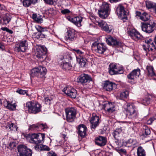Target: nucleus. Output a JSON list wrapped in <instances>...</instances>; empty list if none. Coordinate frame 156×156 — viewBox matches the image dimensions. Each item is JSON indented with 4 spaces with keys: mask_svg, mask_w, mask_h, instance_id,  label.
Masks as SVG:
<instances>
[{
    "mask_svg": "<svg viewBox=\"0 0 156 156\" xmlns=\"http://www.w3.org/2000/svg\"><path fill=\"white\" fill-rule=\"evenodd\" d=\"M26 138L31 143H34L36 145L41 143L43 141L45 138V135L44 133L29 134L27 135Z\"/></svg>",
    "mask_w": 156,
    "mask_h": 156,
    "instance_id": "nucleus-1",
    "label": "nucleus"
},
{
    "mask_svg": "<svg viewBox=\"0 0 156 156\" xmlns=\"http://www.w3.org/2000/svg\"><path fill=\"white\" fill-rule=\"evenodd\" d=\"M110 11V5L104 2L98 10V13L100 17L105 19L108 16Z\"/></svg>",
    "mask_w": 156,
    "mask_h": 156,
    "instance_id": "nucleus-2",
    "label": "nucleus"
},
{
    "mask_svg": "<svg viewBox=\"0 0 156 156\" xmlns=\"http://www.w3.org/2000/svg\"><path fill=\"white\" fill-rule=\"evenodd\" d=\"M47 72V70L45 67L40 66L35 67L32 70L31 76L41 78L43 80L45 78V75Z\"/></svg>",
    "mask_w": 156,
    "mask_h": 156,
    "instance_id": "nucleus-3",
    "label": "nucleus"
},
{
    "mask_svg": "<svg viewBox=\"0 0 156 156\" xmlns=\"http://www.w3.org/2000/svg\"><path fill=\"white\" fill-rule=\"evenodd\" d=\"M26 107L28 108V111L31 113L37 114L41 111V106L36 101H29L26 104Z\"/></svg>",
    "mask_w": 156,
    "mask_h": 156,
    "instance_id": "nucleus-4",
    "label": "nucleus"
},
{
    "mask_svg": "<svg viewBox=\"0 0 156 156\" xmlns=\"http://www.w3.org/2000/svg\"><path fill=\"white\" fill-rule=\"evenodd\" d=\"M142 30L147 33L152 32L156 28V23L153 20H150L147 22L141 23Z\"/></svg>",
    "mask_w": 156,
    "mask_h": 156,
    "instance_id": "nucleus-5",
    "label": "nucleus"
},
{
    "mask_svg": "<svg viewBox=\"0 0 156 156\" xmlns=\"http://www.w3.org/2000/svg\"><path fill=\"white\" fill-rule=\"evenodd\" d=\"M126 108V115L131 119H134L137 118L138 112L136 110V108L133 104H128Z\"/></svg>",
    "mask_w": 156,
    "mask_h": 156,
    "instance_id": "nucleus-6",
    "label": "nucleus"
},
{
    "mask_svg": "<svg viewBox=\"0 0 156 156\" xmlns=\"http://www.w3.org/2000/svg\"><path fill=\"white\" fill-rule=\"evenodd\" d=\"M66 120L69 122H73L76 118V109L74 107H69L65 109Z\"/></svg>",
    "mask_w": 156,
    "mask_h": 156,
    "instance_id": "nucleus-7",
    "label": "nucleus"
},
{
    "mask_svg": "<svg viewBox=\"0 0 156 156\" xmlns=\"http://www.w3.org/2000/svg\"><path fill=\"white\" fill-rule=\"evenodd\" d=\"M17 150L19 156H31L32 150L27 147V146L23 145H20L17 147Z\"/></svg>",
    "mask_w": 156,
    "mask_h": 156,
    "instance_id": "nucleus-8",
    "label": "nucleus"
},
{
    "mask_svg": "<svg viewBox=\"0 0 156 156\" xmlns=\"http://www.w3.org/2000/svg\"><path fill=\"white\" fill-rule=\"evenodd\" d=\"M92 48L96 47L95 51L96 52L100 54H103L107 49V48L105 44L103 43H98L95 42L92 44Z\"/></svg>",
    "mask_w": 156,
    "mask_h": 156,
    "instance_id": "nucleus-9",
    "label": "nucleus"
},
{
    "mask_svg": "<svg viewBox=\"0 0 156 156\" xmlns=\"http://www.w3.org/2000/svg\"><path fill=\"white\" fill-rule=\"evenodd\" d=\"M64 92L67 96L73 98H75L77 95L76 90L71 87H65L62 90Z\"/></svg>",
    "mask_w": 156,
    "mask_h": 156,
    "instance_id": "nucleus-10",
    "label": "nucleus"
},
{
    "mask_svg": "<svg viewBox=\"0 0 156 156\" xmlns=\"http://www.w3.org/2000/svg\"><path fill=\"white\" fill-rule=\"evenodd\" d=\"M92 81L91 77L87 74H83L80 75L77 78V81L79 83L84 85L86 83Z\"/></svg>",
    "mask_w": 156,
    "mask_h": 156,
    "instance_id": "nucleus-11",
    "label": "nucleus"
},
{
    "mask_svg": "<svg viewBox=\"0 0 156 156\" xmlns=\"http://www.w3.org/2000/svg\"><path fill=\"white\" fill-rule=\"evenodd\" d=\"M47 48L44 46H40L36 48L35 51V55L41 60H43V56L47 52Z\"/></svg>",
    "mask_w": 156,
    "mask_h": 156,
    "instance_id": "nucleus-12",
    "label": "nucleus"
},
{
    "mask_svg": "<svg viewBox=\"0 0 156 156\" xmlns=\"http://www.w3.org/2000/svg\"><path fill=\"white\" fill-rule=\"evenodd\" d=\"M116 12L118 16L122 20H127V15L124 7L121 5H119L116 8Z\"/></svg>",
    "mask_w": 156,
    "mask_h": 156,
    "instance_id": "nucleus-13",
    "label": "nucleus"
},
{
    "mask_svg": "<svg viewBox=\"0 0 156 156\" xmlns=\"http://www.w3.org/2000/svg\"><path fill=\"white\" fill-rule=\"evenodd\" d=\"M27 41H24L20 42L16 45L15 48V51L18 52H24L27 49Z\"/></svg>",
    "mask_w": 156,
    "mask_h": 156,
    "instance_id": "nucleus-14",
    "label": "nucleus"
},
{
    "mask_svg": "<svg viewBox=\"0 0 156 156\" xmlns=\"http://www.w3.org/2000/svg\"><path fill=\"white\" fill-rule=\"evenodd\" d=\"M105 38L106 42L108 45L116 46H119L121 45L120 42L117 41L110 35L107 36Z\"/></svg>",
    "mask_w": 156,
    "mask_h": 156,
    "instance_id": "nucleus-15",
    "label": "nucleus"
},
{
    "mask_svg": "<svg viewBox=\"0 0 156 156\" xmlns=\"http://www.w3.org/2000/svg\"><path fill=\"white\" fill-rule=\"evenodd\" d=\"M140 72V70L139 69H134L127 75V77L129 80H131L132 82H133L136 78L139 77Z\"/></svg>",
    "mask_w": 156,
    "mask_h": 156,
    "instance_id": "nucleus-16",
    "label": "nucleus"
},
{
    "mask_svg": "<svg viewBox=\"0 0 156 156\" xmlns=\"http://www.w3.org/2000/svg\"><path fill=\"white\" fill-rule=\"evenodd\" d=\"M99 118L98 116L94 113L92 114V115L90 120V121L91 126V129H94L97 126L99 123Z\"/></svg>",
    "mask_w": 156,
    "mask_h": 156,
    "instance_id": "nucleus-17",
    "label": "nucleus"
},
{
    "mask_svg": "<svg viewBox=\"0 0 156 156\" xmlns=\"http://www.w3.org/2000/svg\"><path fill=\"white\" fill-rule=\"evenodd\" d=\"M103 88L106 91H111L116 87L115 83L108 80L105 81L103 83Z\"/></svg>",
    "mask_w": 156,
    "mask_h": 156,
    "instance_id": "nucleus-18",
    "label": "nucleus"
},
{
    "mask_svg": "<svg viewBox=\"0 0 156 156\" xmlns=\"http://www.w3.org/2000/svg\"><path fill=\"white\" fill-rule=\"evenodd\" d=\"M66 39L68 41H73L75 40L76 36V35L75 30L73 29H69L66 32Z\"/></svg>",
    "mask_w": 156,
    "mask_h": 156,
    "instance_id": "nucleus-19",
    "label": "nucleus"
},
{
    "mask_svg": "<svg viewBox=\"0 0 156 156\" xmlns=\"http://www.w3.org/2000/svg\"><path fill=\"white\" fill-rule=\"evenodd\" d=\"M95 142L98 145L103 146L106 144L107 139L105 137L99 136L96 138Z\"/></svg>",
    "mask_w": 156,
    "mask_h": 156,
    "instance_id": "nucleus-20",
    "label": "nucleus"
},
{
    "mask_svg": "<svg viewBox=\"0 0 156 156\" xmlns=\"http://www.w3.org/2000/svg\"><path fill=\"white\" fill-rule=\"evenodd\" d=\"M96 23L104 30L108 33L111 32L112 30L111 28L107 24L106 22L103 21H97Z\"/></svg>",
    "mask_w": 156,
    "mask_h": 156,
    "instance_id": "nucleus-21",
    "label": "nucleus"
},
{
    "mask_svg": "<svg viewBox=\"0 0 156 156\" xmlns=\"http://www.w3.org/2000/svg\"><path fill=\"white\" fill-rule=\"evenodd\" d=\"M129 34L131 38L135 40L141 39L143 38V36L140 34V33L135 30H130Z\"/></svg>",
    "mask_w": 156,
    "mask_h": 156,
    "instance_id": "nucleus-22",
    "label": "nucleus"
},
{
    "mask_svg": "<svg viewBox=\"0 0 156 156\" xmlns=\"http://www.w3.org/2000/svg\"><path fill=\"white\" fill-rule=\"evenodd\" d=\"M78 129L79 135L82 137L83 138L86 135L87 127L85 126L83 124L79 125Z\"/></svg>",
    "mask_w": 156,
    "mask_h": 156,
    "instance_id": "nucleus-23",
    "label": "nucleus"
},
{
    "mask_svg": "<svg viewBox=\"0 0 156 156\" xmlns=\"http://www.w3.org/2000/svg\"><path fill=\"white\" fill-rule=\"evenodd\" d=\"M104 109L109 113H112L115 110V107L111 103H108L104 105Z\"/></svg>",
    "mask_w": 156,
    "mask_h": 156,
    "instance_id": "nucleus-24",
    "label": "nucleus"
},
{
    "mask_svg": "<svg viewBox=\"0 0 156 156\" xmlns=\"http://www.w3.org/2000/svg\"><path fill=\"white\" fill-rule=\"evenodd\" d=\"M117 69L116 66L115 64H111L109 65V73L111 75L116 74L117 71Z\"/></svg>",
    "mask_w": 156,
    "mask_h": 156,
    "instance_id": "nucleus-25",
    "label": "nucleus"
},
{
    "mask_svg": "<svg viewBox=\"0 0 156 156\" xmlns=\"http://www.w3.org/2000/svg\"><path fill=\"white\" fill-rule=\"evenodd\" d=\"M4 106L7 108L11 110H13L16 108V106L15 104H11L9 101L5 100L3 101Z\"/></svg>",
    "mask_w": 156,
    "mask_h": 156,
    "instance_id": "nucleus-26",
    "label": "nucleus"
},
{
    "mask_svg": "<svg viewBox=\"0 0 156 156\" xmlns=\"http://www.w3.org/2000/svg\"><path fill=\"white\" fill-rule=\"evenodd\" d=\"M72 59V57L68 53H66L62 57L60 58V61L61 62L64 61V62H70Z\"/></svg>",
    "mask_w": 156,
    "mask_h": 156,
    "instance_id": "nucleus-27",
    "label": "nucleus"
},
{
    "mask_svg": "<svg viewBox=\"0 0 156 156\" xmlns=\"http://www.w3.org/2000/svg\"><path fill=\"white\" fill-rule=\"evenodd\" d=\"M82 21V18L81 17L77 16L73 18L72 23L78 27L81 26V22Z\"/></svg>",
    "mask_w": 156,
    "mask_h": 156,
    "instance_id": "nucleus-28",
    "label": "nucleus"
},
{
    "mask_svg": "<svg viewBox=\"0 0 156 156\" xmlns=\"http://www.w3.org/2000/svg\"><path fill=\"white\" fill-rule=\"evenodd\" d=\"M38 0H23V4L24 6L28 7L29 6L34 5L37 2Z\"/></svg>",
    "mask_w": 156,
    "mask_h": 156,
    "instance_id": "nucleus-29",
    "label": "nucleus"
},
{
    "mask_svg": "<svg viewBox=\"0 0 156 156\" xmlns=\"http://www.w3.org/2000/svg\"><path fill=\"white\" fill-rule=\"evenodd\" d=\"M35 148L37 151H49L50 150V148L48 146L41 144L36 145Z\"/></svg>",
    "mask_w": 156,
    "mask_h": 156,
    "instance_id": "nucleus-30",
    "label": "nucleus"
},
{
    "mask_svg": "<svg viewBox=\"0 0 156 156\" xmlns=\"http://www.w3.org/2000/svg\"><path fill=\"white\" fill-rule=\"evenodd\" d=\"M61 65L63 64L62 68L63 69L65 70H69L72 69V66L70 62H64V61H62L60 62Z\"/></svg>",
    "mask_w": 156,
    "mask_h": 156,
    "instance_id": "nucleus-31",
    "label": "nucleus"
},
{
    "mask_svg": "<svg viewBox=\"0 0 156 156\" xmlns=\"http://www.w3.org/2000/svg\"><path fill=\"white\" fill-rule=\"evenodd\" d=\"M73 50L75 52L76 59L83 58L84 56V52L79 49H73Z\"/></svg>",
    "mask_w": 156,
    "mask_h": 156,
    "instance_id": "nucleus-32",
    "label": "nucleus"
},
{
    "mask_svg": "<svg viewBox=\"0 0 156 156\" xmlns=\"http://www.w3.org/2000/svg\"><path fill=\"white\" fill-rule=\"evenodd\" d=\"M32 19L37 23H42L43 22V20L42 16L38 14H34L32 15Z\"/></svg>",
    "mask_w": 156,
    "mask_h": 156,
    "instance_id": "nucleus-33",
    "label": "nucleus"
},
{
    "mask_svg": "<svg viewBox=\"0 0 156 156\" xmlns=\"http://www.w3.org/2000/svg\"><path fill=\"white\" fill-rule=\"evenodd\" d=\"M77 61L78 62L81 67H84L85 66L87 60L84 57L77 59Z\"/></svg>",
    "mask_w": 156,
    "mask_h": 156,
    "instance_id": "nucleus-34",
    "label": "nucleus"
},
{
    "mask_svg": "<svg viewBox=\"0 0 156 156\" xmlns=\"http://www.w3.org/2000/svg\"><path fill=\"white\" fill-rule=\"evenodd\" d=\"M137 153L138 156H145L146 155L145 150L141 146H139L137 148Z\"/></svg>",
    "mask_w": 156,
    "mask_h": 156,
    "instance_id": "nucleus-35",
    "label": "nucleus"
},
{
    "mask_svg": "<svg viewBox=\"0 0 156 156\" xmlns=\"http://www.w3.org/2000/svg\"><path fill=\"white\" fill-rule=\"evenodd\" d=\"M129 92L127 90L124 91L120 93L119 95V99H124L127 98L129 96Z\"/></svg>",
    "mask_w": 156,
    "mask_h": 156,
    "instance_id": "nucleus-36",
    "label": "nucleus"
},
{
    "mask_svg": "<svg viewBox=\"0 0 156 156\" xmlns=\"http://www.w3.org/2000/svg\"><path fill=\"white\" fill-rule=\"evenodd\" d=\"M125 145H128V147H131L135 145L136 141L135 140L130 139L125 142Z\"/></svg>",
    "mask_w": 156,
    "mask_h": 156,
    "instance_id": "nucleus-37",
    "label": "nucleus"
},
{
    "mask_svg": "<svg viewBox=\"0 0 156 156\" xmlns=\"http://www.w3.org/2000/svg\"><path fill=\"white\" fill-rule=\"evenodd\" d=\"M150 16L146 12L142 13V15L140 16V19L143 21H146L150 19Z\"/></svg>",
    "mask_w": 156,
    "mask_h": 156,
    "instance_id": "nucleus-38",
    "label": "nucleus"
},
{
    "mask_svg": "<svg viewBox=\"0 0 156 156\" xmlns=\"http://www.w3.org/2000/svg\"><path fill=\"white\" fill-rule=\"evenodd\" d=\"M148 72V75L150 76H153L155 75L153 66L149 65L147 66L146 67Z\"/></svg>",
    "mask_w": 156,
    "mask_h": 156,
    "instance_id": "nucleus-39",
    "label": "nucleus"
},
{
    "mask_svg": "<svg viewBox=\"0 0 156 156\" xmlns=\"http://www.w3.org/2000/svg\"><path fill=\"white\" fill-rule=\"evenodd\" d=\"M37 124L38 129L37 131H41V130H45L46 129H48L47 125L45 124H40L39 123Z\"/></svg>",
    "mask_w": 156,
    "mask_h": 156,
    "instance_id": "nucleus-40",
    "label": "nucleus"
},
{
    "mask_svg": "<svg viewBox=\"0 0 156 156\" xmlns=\"http://www.w3.org/2000/svg\"><path fill=\"white\" fill-rule=\"evenodd\" d=\"M156 5V3L153 2L148 1L146 2V6L148 9H154Z\"/></svg>",
    "mask_w": 156,
    "mask_h": 156,
    "instance_id": "nucleus-41",
    "label": "nucleus"
},
{
    "mask_svg": "<svg viewBox=\"0 0 156 156\" xmlns=\"http://www.w3.org/2000/svg\"><path fill=\"white\" fill-rule=\"evenodd\" d=\"M36 29L37 31L41 32V34H45V32H47V30L46 28H43L40 26H38L36 27Z\"/></svg>",
    "mask_w": 156,
    "mask_h": 156,
    "instance_id": "nucleus-42",
    "label": "nucleus"
},
{
    "mask_svg": "<svg viewBox=\"0 0 156 156\" xmlns=\"http://www.w3.org/2000/svg\"><path fill=\"white\" fill-rule=\"evenodd\" d=\"M10 20V16L9 14H6L3 17V20L5 24L8 23Z\"/></svg>",
    "mask_w": 156,
    "mask_h": 156,
    "instance_id": "nucleus-43",
    "label": "nucleus"
},
{
    "mask_svg": "<svg viewBox=\"0 0 156 156\" xmlns=\"http://www.w3.org/2000/svg\"><path fill=\"white\" fill-rule=\"evenodd\" d=\"M147 47L148 51H152L155 50L156 49V47L154 44L153 42H152V43H150L149 45Z\"/></svg>",
    "mask_w": 156,
    "mask_h": 156,
    "instance_id": "nucleus-44",
    "label": "nucleus"
},
{
    "mask_svg": "<svg viewBox=\"0 0 156 156\" xmlns=\"http://www.w3.org/2000/svg\"><path fill=\"white\" fill-rule=\"evenodd\" d=\"M151 100L149 98H145L141 100V103L144 105H147L150 104Z\"/></svg>",
    "mask_w": 156,
    "mask_h": 156,
    "instance_id": "nucleus-45",
    "label": "nucleus"
},
{
    "mask_svg": "<svg viewBox=\"0 0 156 156\" xmlns=\"http://www.w3.org/2000/svg\"><path fill=\"white\" fill-rule=\"evenodd\" d=\"M36 37L37 39H40L45 37L46 34H41V32L38 31L35 34Z\"/></svg>",
    "mask_w": 156,
    "mask_h": 156,
    "instance_id": "nucleus-46",
    "label": "nucleus"
},
{
    "mask_svg": "<svg viewBox=\"0 0 156 156\" xmlns=\"http://www.w3.org/2000/svg\"><path fill=\"white\" fill-rule=\"evenodd\" d=\"M151 133V131L149 128L148 127H146L144 129V131L142 135V136L145 137L149 135Z\"/></svg>",
    "mask_w": 156,
    "mask_h": 156,
    "instance_id": "nucleus-47",
    "label": "nucleus"
},
{
    "mask_svg": "<svg viewBox=\"0 0 156 156\" xmlns=\"http://www.w3.org/2000/svg\"><path fill=\"white\" fill-rule=\"evenodd\" d=\"M37 124H33L30 126L29 129L31 131H37Z\"/></svg>",
    "mask_w": 156,
    "mask_h": 156,
    "instance_id": "nucleus-48",
    "label": "nucleus"
},
{
    "mask_svg": "<svg viewBox=\"0 0 156 156\" xmlns=\"http://www.w3.org/2000/svg\"><path fill=\"white\" fill-rule=\"evenodd\" d=\"M53 98L49 96L44 98V101L47 104H50Z\"/></svg>",
    "mask_w": 156,
    "mask_h": 156,
    "instance_id": "nucleus-49",
    "label": "nucleus"
},
{
    "mask_svg": "<svg viewBox=\"0 0 156 156\" xmlns=\"http://www.w3.org/2000/svg\"><path fill=\"white\" fill-rule=\"evenodd\" d=\"M16 92L20 94L24 95L25 94H27V91L22 89L17 90Z\"/></svg>",
    "mask_w": 156,
    "mask_h": 156,
    "instance_id": "nucleus-50",
    "label": "nucleus"
},
{
    "mask_svg": "<svg viewBox=\"0 0 156 156\" xmlns=\"http://www.w3.org/2000/svg\"><path fill=\"white\" fill-rule=\"evenodd\" d=\"M117 151L120 154H125L126 151L125 149L122 148H117L116 149Z\"/></svg>",
    "mask_w": 156,
    "mask_h": 156,
    "instance_id": "nucleus-51",
    "label": "nucleus"
},
{
    "mask_svg": "<svg viewBox=\"0 0 156 156\" xmlns=\"http://www.w3.org/2000/svg\"><path fill=\"white\" fill-rule=\"evenodd\" d=\"M119 130L116 129L113 133L112 135L115 139H116L117 137L119 136Z\"/></svg>",
    "mask_w": 156,
    "mask_h": 156,
    "instance_id": "nucleus-52",
    "label": "nucleus"
},
{
    "mask_svg": "<svg viewBox=\"0 0 156 156\" xmlns=\"http://www.w3.org/2000/svg\"><path fill=\"white\" fill-rule=\"evenodd\" d=\"M11 129L10 130H17V127L16 126L12 123H10Z\"/></svg>",
    "mask_w": 156,
    "mask_h": 156,
    "instance_id": "nucleus-53",
    "label": "nucleus"
},
{
    "mask_svg": "<svg viewBox=\"0 0 156 156\" xmlns=\"http://www.w3.org/2000/svg\"><path fill=\"white\" fill-rule=\"evenodd\" d=\"M45 2L47 4L52 5L54 4V2L53 0H44Z\"/></svg>",
    "mask_w": 156,
    "mask_h": 156,
    "instance_id": "nucleus-54",
    "label": "nucleus"
},
{
    "mask_svg": "<svg viewBox=\"0 0 156 156\" xmlns=\"http://www.w3.org/2000/svg\"><path fill=\"white\" fill-rule=\"evenodd\" d=\"M16 147L15 143L14 142H12L10 143L9 145V147L10 149H12Z\"/></svg>",
    "mask_w": 156,
    "mask_h": 156,
    "instance_id": "nucleus-55",
    "label": "nucleus"
},
{
    "mask_svg": "<svg viewBox=\"0 0 156 156\" xmlns=\"http://www.w3.org/2000/svg\"><path fill=\"white\" fill-rule=\"evenodd\" d=\"M70 12V11L68 9H65L61 11V12L64 14L69 13Z\"/></svg>",
    "mask_w": 156,
    "mask_h": 156,
    "instance_id": "nucleus-56",
    "label": "nucleus"
},
{
    "mask_svg": "<svg viewBox=\"0 0 156 156\" xmlns=\"http://www.w3.org/2000/svg\"><path fill=\"white\" fill-rule=\"evenodd\" d=\"M145 41L147 44L146 45L147 46H148V45H149L150 43H151L152 42V40L150 38L145 40Z\"/></svg>",
    "mask_w": 156,
    "mask_h": 156,
    "instance_id": "nucleus-57",
    "label": "nucleus"
},
{
    "mask_svg": "<svg viewBox=\"0 0 156 156\" xmlns=\"http://www.w3.org/2000/svg\"><path fill=\"white\" fill-rule=\"evenodd\" d=\"M154 119L153 118H150L149 119H148L147 122V124L149 125L151 124L154 121Z\"/></svg>",
    "mask_w": 156,
    "mask_h": 156,
    "instance_id": "nucleus-58",
    "label": "nucleus"
},
{
    "mask_svg": "<svg viewBox=\"0 0 156 156\" xmlns=\"http://www.w3.org/2000/svg\"><path fill=\"white\" fill-rule=\"evenodd\" d=\"M47 154V156H57L56 154L53 152H49Z\"/></svg>",
    "mask_w": 156,
    "mask_h": 156,
    "instance_id": "nucleus-59",
    "label": "nucleus"
},
{
    "mask_svg": "<svg viewBox=\"0 0 156 156\" xmlns=\"http://www.w3.org/2000/svg\"><path fill=\"white\" fill-rule=\"evenodd\" d=\"M124 72V71L122 69H117V72H116V74H121L123 73Z\"/></svg>",
    "mask_w": 156,
    "mask_h": 156,
    "instance_id": "nucleus-60",
    "label": "nucleus"
},
{
    "mask_svg": "<svg viewBox=\"0 0 156 156\" xmlns=\"http://www.w3.org/2000/svg\"><path fill=\"white\" fill-rule=\"evenodd\" d=\"M10 123H8L6 126V128L7 130H10L11 129Z\"/></svg>",
    "mask_w": 156,
    "mask_h": 156,
    "instance_id": "nucleus-61",
    "label": "nucleus"
},
{
    "mask_svg": "<svg viewBox=\"0 0 156 156\" xmlns=\"http://www.w3.org/2000/svg\"><path fill=\"white\" fill-rule=\"evenodd\" d=\"M0 49L2 51L5 49L4 46L1 42H0Z\"/></svg>",
    "mask_w": 156,
    "mask_h": 156,
    "instance_id": "nucleus-62",
    "label": "nucleus"
},
{
    "mask_svg": "<svg viewBox=\"0 0 156 156\" xmlns=\"http://www.w3.org/2000/svg\"><path fill=\"white\" fill-rule=\"evenodd\" d=\"M115 146H118V145L119 144L118 140H117L116 139H115V140L114 142V144Z\"/></svg>",
    "mask_w": 156,
    "mask_h": 156,
    "instance_id": "nucleus-63",
    "label": "nucleus"
},
{
    "mask_svg": "<svg viewBox=\"0 0 156 156\" xmlns=\"http://www.w3.org/2000/svg\"><path fill=\"white\" fill-rule=\"evenodd\" d=\"M136 16H138L140 18V16L142 15V13L140 12L137 11L136 12Z\"/></svg>",
    "mask_w": 156,
    "mask_h": 156,
    "instance_id": "nucleus-64",
    "label": "nucleus"
}]
</instances>
